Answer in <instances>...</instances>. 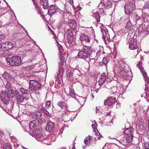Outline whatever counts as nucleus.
I'll return each mask as SVG.
<instances>
[{"instance_id":"nucleus-45","label":"nucleus","mask_w":149,"mask_h":149,"mask_svg":"<svg viewBox=\"0 0 149 149\" xmlns=\"http://www.w3.org/2000/svg\"><path fill=\"white\" fill-rule=\"evenodd\" d=\"M133 139V136H129L128 137H126V140L127 143H129L132 141Z\"/></svg>"},{"instance_id":"nucleus-1","label":"nucleus","mask_w":149,"mask_h":149,"mask_svg":"<svg viewBox=\"0 0 149 149\" xmlns=\"http://www.w3.org/2000/svg\"><path fill=\"white\" fill-rule=\"evenodd\" d=\"M6 62L12 66H19L21 65V58L17 56H14L10 58H6Z\"/></svg>"},{"instance_id":"nucleus-7","label":"nucleus","mask_w":149,"mask_h":149,"mask_svg":"<svg viewBox=\"0 0 149 149\" xmlns=\"http://www.w3.org/2000/svg\"><path fill=\"white\" fill-rule=\"evenodd\" d=\"M31 132H33V135L37 138V140L38 141H41L44 139L42 137V132L39 130V128Z\"/></svg>"},{"instance_id":"nucleus-41","label":"nucleus","mask_w":149,"mask_h":149,"mask_svg":"<svg viewBox=\"0 0 149 149\" xmlns=\"http://www.w3.org/2000/svg\"><path fill=\"white\" fill-rule=\"evenodd\" d=\"M101 31L103 35L102 37H108V36H109V35L106 33V31L104 30L101 29Z\"/></svg>"},{"instance_id":"nucleus-33","label":"nucleus","mask_w":149,"mask_h":149,"mask_svg":"<svg viewBox=\"0 0 149 149\" xmlns=\"http://www.w3.org/2000/svg\"><path fill=\"white\" fill-rule=\"evenodd\" d=\"M146 27V26L145 25H140L138 29V32L141 33L145 29Z\"/></svg>"},{"instance_id":"nucleus-28","label":"nucleus","mask_w":149,"mask_h":149,"mask_svg":"<svg viewBox=\"0 0 149 149\" xmlns=\"http://www.w3.org/2000/svg\"><path fill=\"white\" fill-rule=\"evenodd\" d=\"M142 11L141 10H137L136 12L133 15V17L136 20H138L140 19L141 17L139 14V13H141Z\"/></svg>"},{"instance_id":"nucleus-46","label":"nucleus","mask_w":149,"mask_h":149,"mask_svg":"<svg viewBox=\"0 0 149 149\" xmlns=\"http://www.w3.org/2000/svg\"><path fill=\"white\" fill-rule=\"evenodd\" d=\"M70 96L72 98L74 99L76 98V96L75 94L71 90H70Z\"/></svg>"},{"instance_id":"nucleus-63","label":"nucleus","mask_w":149,"mask_h":149,"mask_svg":"<svg viewBox=\"0 0 149 149\" xmlns=\"http://www.w3.org/2000/svg\"><path fill=\"white\" fill-rule=\"evenodd\" d=\"M2 22L1 21H0V27H1L2 26Z\"/></svg>"},{"instance_id":"nucleus-42","label":"nucleus","mask_w":149,"mask_h":149,"mask_svg":"<svg viewBox=\"0 0 149 149\" xmlns=\"http://www.w3.org/2000/svg\"><path fill=\"white\" fill-rule=\"evenodd\" d=\"M3 149H11L12 148L9 144L3 145Z\"/></svg>"},{"instance_id":"nucleus-30","label":"nucleus","mask_w":149,"mask_h":149,"mask_svg":"<svg viewBox=\"0 0 149 149\" xmlns=\"http://www.w3.org/2000/svg\"><path fill=\"white\" fill-rule=\"evenodd\" d=\"M146 127V124L145 122H141L139 126V130L140 131L144 130Z\"/></svg>"},{"instance_id":"nucleus-36","label":"nucleus","mask_w":149,"mask_h":149,"mask_svg":"<svg viewBox=\"0 0 149 149\" xmlns=\"http://www.w3.org/2000/svg\"><path fill=\"white\" fill-rule=\"evenodd\" d=\"M67 37H73V34L71 29H69L67 31Z\"/></svg>"},{"instance_id":"nucleus-43","label":"nucleus","mask_w":149,"mask_h":149,"mask_svg":"<svg viewBox=\"0 0 149 149\" xmlns=\"http://www.w3.org/2000/svg\"><path fill=\"white\" fill-rule=\"evenodd\" d=\"M84 143L86 145H89L91 143L90 141L88 139V137H86L85 138Z\"/></svg>"},{"instance_id":"nucleus-6","label":"nucleus","mask_w":149,"mask_h":149,"mask_svg":"<svg viewBox=\"0 0 149 149\" xmlns=\"http://www.w3.org/2000/svg\"><path fill=\"white\" fill-rule=\"evenodd\" d=\"M127 40L129 43V48L131 50L135 49L137 47V40L136 38H127Z\"/></svg>"},{"instance_id":"nucleus-21","label":"nucleus","mask_w":149,"mask_h":149,"mask_svg":"<svg viewBox=\"0 0 149 149\" xmlns=\"http://www.w3.org/2000/svg\"><path fill=\"white\" fill-rule=\"evenodd\" d=\"M42 115L41 112L38 110L33 113L31 115L32 117L34 119L40 118Z\"/></svg>"},{"instance_id":"nucleus-18","label":"nucleus","mask_w":149,"mask_h":149,"mask_svg":"<svg viewBox=\"0 0 149 149\" xmlns=\"http://www.w3.org/2000/svg\"><path fill=\"white\" fill-rule=\"evenodd\" d=\"M106 86V87L109 89H112L111 91V93L112 94H113L116 92V87L114 86H113L112 83H109L108 84H106L105 85Z\"/></svg>"},{"instance_id":"nucleus-38","label":"nucleus","mask_w":149,"mask_h":149,"mask_svg":"<svg viewBox=\"0 0 149 149\" xmlns=\"http://www.w3.org/2000/svg\"><path fill=\"white\" fill-rule=\"evenodd\" d=\"M19 91L21 93L22 95H26L28 93H27V91L22 88H20L19 89Z\"/></svg>"},{"instance_id":"nucleus-51","label":"nucleus","mask_w":149,"mask_h":149,"mask_svg":"<svg viewBox=\"0 0 149 149\" xmlns=\"http://www.w3.org/2000/svg\"><path fill=\"white\" fill-rule=\"evenodd\" d=\"M103 63L104 64L106 65L108 62L107 59V57H104L103 58V60H102Z\"/></svg>"},{"instance_id":"nucleus-61","label":"nucleus","mask_w":149,"mask_h":149,"mask_svg":"<svg viewBox=\"0 0 149 149\" xmlns=\"http://www.w3.org/2000/svg\"><path fill=\"white\" fill-rule=\"evenodd\" d=\"M88 139L90 141L92 139V137L91 136H89L88 137Z\"/></svg>"},{"instance_id":"nucleus-40","label":"nucleus","mask_w":149,"mask_h":149,"mask_svg":"<svg viewBox=\"0 0 149 149\" xmlns=\"http://www.w3.org/2000/svg\"><path fill=\"white\" fill-rule=\"evenodd\" d=\"M104 43L107 45L109 44L110 42H111V40L110 38H103Z\"/></svg>"},{"instance_id":"nucleus-62","label":"nucleus","mask_w":149,"mask_h":149,"mask_svg":"<svg viewBox=\"0 0 149 149\" xmlns=\"http://www.w3.org/2000/svg\"><path fill=\"white\" fill-rule=\"evenodd\" d=\"M5 36L2 33L0 34V37H4Z\"/></svg>"},{"instance_id":"nucleus-37","label":"nucleus","mask_w":149,"mask_h":149,"mask_svg":"<svg viewBox=\"0 0 149 149\" xmlns=\"http://www.w3.org/2000/svg\"><path fill=\"white\" fill-rule=\"evenodd\" d=\"M94 17H95V19H96V20L97 22V23H99L100 22V16L99 15V14L98 13H96L95 14H94Z\"/></svg>"},{"instance_id":"nucleus-26","label":"nucleus","mask_w":149,"mask_h":149,"mask_svg":"<svg viewBox=\"0 0 149 149\" xmlns=\"http://www.w3.org/2000/svg\"><path fill=\"white\" fill-rule=\"evenodd\" d=\"M3 77L6 80H10L13 79V77L10 75L8 72H5L2 74Z\"/></svg>"},{"instance_id":"nucleus-34","label":"nucleus","mask_w":149,"mask_h":149,"mask_svg":"<svg viewBox=\"0 0 149 149\" xmlns=\"http://www.w3.org/2000/svg\"><path fill=\"white\" fill-rule=\"evenodd\" d=\"M6 87L9 93V92L10 91V90H12L13 89L12 86L9 83H7V84L6 85Z\"/></svg>"},{"instance_id":"nucleus-56","label":"nucleus","mask_w":149,"mask_h":149,"mask_svg":"<svg viewBox=\"0 0 149 149\" xmlns=\"http://www.w3.org/2000/svg\"><path fill=\"white\" fill-rule=\"evenodd\" d=\"M112 38L111 39V42H116L117 41L116 40H115V38Z\"/></svg>"},{"instance_id":"nucleus-44","label":"nucleus","mask_w":149,"mask_h":149,"mask_svg":"<svg viewBox=\"0 0 149 149\" xmlns=\"http://www.w3.org/2000/svg\"><path fill=\"white\" fill-rule=\"evenodd\" d=\"M67 38V42L66 43V45H67V44L70 45L72 44L73 41V38Z\"/></svg>"},{"instance_id":"nucleus-23","label":"nucleus","mask_w":149,"mask_h":149,"mask_svg":"<svg viewBox=\"0 0 149 149\" xmlns=\"http://www.w3.org/2000/svg\"><path fill=\"white\" fill-rule=\"evenodd\" d=\"M140 19L142 22H146L148 21H149V15L146 13H143Z\"/></svg>"},{"instance_id":"nucleus-55","label":"nucleus","mask_w":149,"mask_h":149,"mask_svg":"<svg viewBox=\"0 0 149 149\" xmlns=\"http://www.w3.org/2000/svg\"><path fill=\"white\" fill-rule=\"evenodd\" d=\"M139 68L140 70L141 71V72L142 73H143V72H145L144 70V69L142 67H140V68Z\"/></svg>"},{"instance_id":"nucleus-32","label":"nucleus","mask_w":149,"mask_h":149,"mask_svg":"<svg viewBox=\"0 0 149 149\" xmlns=\"http://www.w3.org/2000/svg\"><path fill=\"white\" fill-rule=\"evenodd\" d=\"M40 111L44 113V114L47 116H50L51 115L50 113L44 108L42 107L40 108Z\"/></svg>"},{"instance_id":"nucleus-8","label":"nucleus","mask_w":149,"mask_h":149,"mask_svg":"<svg viewBox=\"0 0 149 149\" xmlns=\"http://www.w3.org/2000/svg\"><path fill=\"white\" fill-rule=\"evenodd\" d=\"M116 102V100L115 97H110L104 100V104L105 105L108 106H112Z\"/></svg>"},{"instance_id":"nucleus-19","label":"nucleus","mask_w":149,"mask_h":149,"mask_svg":"<svg viewBox=\"0 0 149 149\" xmlns=\"http://www.w3.org/2000/svg\"><path fill=\"white\" fill-rule=\"evenodd\" d=\"M73 71L70 69H68L66 72L67 78L68 80H72L73 78Z\"/></svg>"},{"instance_id":"nucleus-50","label":"nucleus","mask_w":149,"mask_h":149,"mask_svg":"<svg viewBox=\"0 0 149 149\" xmlns=\"http://www.w3.org/2000/svg\"><path fill=\"white\" fill-rule=\"evenodd\" d=\"M95 123L93 124L92 125V127L94 131H95L96 129V126H97V124L95 121L94 120Z\"/></svg>"},{"instance_id":"nucleus-14","label":"nucleus","mask_w":149,"mask_h":149,"mask_svg":"<svg viewBox=\"0 0 149 149\" xmlns=\"http://www.w3.org/2000/svg\"><path fill=\"white\" fill-rule=\"evenodd\" d=\"M54 128V123L51 121L49 122L46 127V130L47 131L50 132H52Z\"/></svg>"},{"instance_id":"nucleus-27","label":"nucleus","mask_w":149,"mask_h":149,"mask_svg":"<svg viewBox=\"0 0 149 149\" xmlns=\"http://www.w3.org/2000/svg\"><path fill=\"white\" fill-rule=\"evenodd\" d=\"M142 73L146 82L145 85L146 87H148V85H149V78L147 77V73L145 72H143Z\"/></svg>"},{"instance_id":"nucleus-3","label":"nucleus","mask_w":149,"mask_h":149,"mask_svg":"<svg viewBox=\"0 0 149 149\" xmlns=\"http://www.w3.org/2000/svg\"><path fill=\"white\" fill-rule=\"evenodd\" d=\"M39 121L38 119H35L31 121L29 124V126L25 127L26 130L29 131H32L39 128Z\"/></svg>"},{"instance_id":"nucleus-39","label":"nucleus","mask_w":149,"mask_h":149,"mask_svg":"<svg viewBox=\"0 0 149 149\" xmlns=\"http://www.w3.org/2000/svg\"><path fill=\"white\" fill-rule=\"evenodd\" d=\"M57 40H58V39H56L55 40L56 41L57 43H58V45H59V46H58V48L59 50L60 51L59 54V55L60 54V53L63 54L62 53V51H63V49L62 47V46L61 45H60L58 43V42L57 41Z\"/></svg>"},{"instance_id":"nucleus-47","label":"nucleus","mask_w":149,"mask_h":149,"mask_svg":"<svg viewBox=\"0 0 149 149\" xmlns=\"http://www.w3.org/2000/svg\"><path fill=\"white\" fill-rule=\"evenodd\" d=\"M6 43L8 47V49H11L13 47V44L12 43L9 42H7Z\"/></svg>"},{"instance_id":"nucleus-12","label":"nucleus","mask_w":149,"mask_h":149,"mask_svg":"<svg viewBox=\"0 0 149 149\" xmlns=\"http://www.w3.org/2000/svg\"><path fill=\"white\" fill-rule=\"evenodd\" d=\"M18 102L21 104L24 105L27 102L28 99L21 95H19L16 98Z\"/></svg>"},{"instance_id":"nucleus-15","label":"nucleus","mask_w":149,"mask_h":149,"mask_svg":"<svg viewBox=\"0 0 149 149\" xmlns=\"http://www.w3.org/2000/svg\"><path fill=\"white\" fill-rule=\"evenodd\" d=\"M88 55L89 54L83 51H80L79 52L77 56L79 58L85 60L88 58Z\"/></svg>"},{"instance_id":"nucleus-2","label":"nucleus","mask_w":149,"mask_h":149,"mask_svg":"<svg viewBox=\"0 0 149 149\" xmlns=\"http://www.w3.org/2000/svg\"><path fill=\"white\" fill-rule=\"evenodd\" d=\"M124 8L126 14L129 15L136 8L135 0L127 1L125 3Z\"/></svg>"},{"instance_id":"nucleus-11","label":"nucleus","mask_w":149,"mask_h":149,"mask_svg":"<svg viewBox=\"0 0 149 149\" xmlns=\"http://www.w3.org/2000/svg\"><path fill=\"white\" fill-rule=\"evenodd\" d=\"M1 100L3 103H5L6 104H8L10 100V97L7 91H5L2 93Z\"/></svg>"},{"instance_id":"nucleus-52","label":"nucleus","mask_w":149,"mask_h":149,"mask_svg":"<svg viewBox=\"0 0 149 149\" xmlns=\"http://www.w3.org/2000/svg\"><path fill=\"white\" fill-rule=\"evenodd\" d=\"M133 35V31L132 30H131L129 32L128 37L132 36Z\"/></svg>"},{"instance_id":"nucleus-5","label":"nucleus","mask_w":149,"mask_h":149,"mask_svg":"<svg viewBox=\"0 0 149 149\" xmlns=\"http://www.w3.org/2000/svg\"><path fill=\"white\" fill-rule=\"evenodd\" d=\"M111 81L110 78L107 77L106 74L103 73L100 76L99 81V85L101 86L103 84L106 85V84L109 83H109Z\"/></svg>"},{"instance_id":"nucleus-57","label":"nucleus","mask_w":149,"mask_h":149,"mask_svg":"<svg viewBox=\"0 0 149 149\" xmlns=\"http://www.w3.org/2000/svg\"><path fill=\"white\" fill-rule=\"evenodd\" d=\"M96 130L97 131H98V130L97 129H96ZM95 131V135L96 136H98V135L100 136V134L99 133V132H97L96 131V130H95V131Z\"/></svg>"},{"instance_id":"nucleus-13","label":"nucleus","mask_w":149,"mask_h":149,"mask_svg":"<svg viewBox=\"0 0 149 149\" xmlns=\"http://www.w3.org/2000/svg\"><path fill=\"white\" fill-rule=\"evenodd\" d=\"M69 26L73 30H75L77 27V23L74 19H70L68 21Z\"/></svg>"},{"instance_id":"nucleus-10","label":"nucleus","mask_w":149,"mask_h":149,"mask_svg":"<svg viewBox=\"0 0 149 149\" xmlns=\"http://www.w3.org/2000/svg\"><path fill=\"white\" fill-rule=\"evenodd\" d=\"M112 6V4L111 2L107 0L104 1L103 2H102L100 3L99 5V7L100 8L101 6L102 7L101 8L104 9L105 8L108 9L111 8Z\"/></svg>"},{"instance_id":"nucleus-35","label":"nucleus","mask_w":149,"mask_h":149,"mask_svg":"<svg viewBox=\"0 0 149 149\" xmlns=\"http://www.w3.org/2000/svg\"><path fill=\"white\" fill-rule=\"evenodd\" d=\"M132 26V24L130 21H128L127 23L125 29L126 30H129L130 29L131 26Z\"/></svg>"},{"instance_id":"nucleus-64","label":"nucleus","mask_w":149,"mask_h":149,"mask_svg":"<svg viewBox=\"0 0 149 149\" xmlns=\"http://www.w3.org/2000/svg\"><path fill=\"white\" fill-rule=\"evenodd\" d=\"M86 146H83V149H86Z\"/></svg>"},{"instance_id":"nucleus-20","label":"nucleus","mask_w":149,"mask_h":149,"mask_svg":"<svg viewBox=\"0 0 149 149\" xmlns=\"http://www.w3.org/2000/svg\"><path fill=\"white\" fill-rule=\"evenodd\" d=\"M9 94L11 97H13L15 96L16 98L20 95L18 91L16 89L15 90L13 89L12 90H10V91L9 92Z\"/></svg>"},{"instance_id":"nucleus-54","label":"nucleus","mask_w":149,"mask_h":149,"mask_svg":"<svg viewBox=\"0 0 149 149\" xmlns=\"http://www.w3.org/2000/svg\"><path fill=\"white\" fill-rule=\"evenodd\" d=\"M145 148H149V143L146 142L145 143Z\"/></svg>"},{"instance_id":"nucleus-58","label":"nucleus","mask_w":149,"mask_h":149,"mask_svg":"<svg viewBox=\"0 0 149 149\" xmlns=\"http://www.w3.org/2000/svg\"><path fill=\"white\" fill-rule=\"evenodd\" d=\"M69 2L71 5H72L73 4V0H69Z\"/></svg>"},{"instance_id":"nucleus-4","label":"nucleus","mask_w":149,"mask_h":149,"mask_svg":"<svg viewBox=\"0 0 149 149\" xmlns=\"http://www.w3.org/2000/svg\"><path fill=\"white\" fill-rule=\"evenodd\" d=\"M29 89L32 92H34L40 89L41 84L38 81L35 80H31L29 82Z\"/></svg>"},{"instance_id":"nucleus-9","label":"nucleus","mask_w":149,"mask_h":149,"mask_svg":"<svg viewBox=\"0 0 149 149\" xmlns=\"http://www.w3.org/2000/svg\"><path fill=\"white\" fill-rule=\"evenodd\" d=\"M8 49V48L6 44V42L0 44V52L2 54V56H6V52Z\"/></svg>"},{"instance_id":"nucleus-53","label":"nucleus","mask_w":149,"mask_h":149,"mask_svg":"<svg viewBox=\"0 0 149 149\" xmlns=\"http://www.w3.org/2000/svg\"><path fill=\"white\" fill-rule=\"evenodd\" d=\"M83 41L84 40L87 42H90V39L89 38H82Z\"/></svg>"},{"instance_id":"nucleus-48","label":"nucleus","mask_w":149,"mask_h":149,"mask_svg":"<svg viewBox=\"0 0 149 149\" xmlns=\"http://www.w3.org/2000/svg\"><path fill=\"white\" fill-rule=\"evenodd\" d=\"M50 106H51V102L50 101H47L46 103V108L48 109Z\"/></svg>"},{"instance_id":"nucleus-22","label":"nucleus","mask_w":149,"mask_h":149,"mask_svg":"<svg viewBox=\"0 0 149 149\" xmlns=\"http://www.w3.org/2000/svg\"><path fill=\"white\" fill-rule=\"evenodd\" d=\"M82 51L86 52L87 54L90 55L91 53L93 52V50L90 47L84 46H83Z\"/></svg>"},{"instance_id":"nucleus-17","label":"nucleus","mask_w":149,"mask_h":149,"mask_svg":"<svg viewBox=\"0 0 149 149\" xmlns=\"http://www.w3.org/2000/svg\"><path fill=\"white\" fill-rule=\"evenodd\" d=\"M60 62L59 65V68L64 69L63 64L64 62L65 58L63 54L60 53L59 56Z\"/></svg>"},{"instance_id":"nucleus-29","label":"nucleus","mask_w":149,"mask_h":149,"mask_svg":"<svg viewBox=\"0 0 149 149\" xmlns=\"http://www.w3.org/2000/svg\"><path fill=\"white\" fill-rule=\"evenodd\" d=\"M133 132L132 128L126 129L124 131V133L128 136H133Z\"/></svg>"},{"instance_id":"nucleus-31","label":"nucleus","mask_w":149,"mask_h":149,"mask_svg":"<svg viewBox=\"0 0 149 149\" xmlns=\"http://www.w3.org/2000/svg\"><path fill=\"white\" fill-rule=\"evenodd\" d=\"M64 72V69L59 68L57 75L58 78H61L63 76Z\"/></svg>"},{"instance_id":"nucleus-60","label":"nucleus","mask_w":149,"mask_h":149,"mask_svg":"<svg viewBox=\"0 0 149 149\" xmlns=\"http://www.w3.org/2000/svg\"><path fill=\"white\" fill-rule=\"evenodd\" d=\"M146 96V93H144L143 94H141V96L142 97H145Z\"/></svg>"},{"instance_id":"nucleus-59","label":"nucleus","mask_w":149,"mask_h":149,"mask_svg":"<svg viewBox=\"0 0 149 149\" xmlns=\"http://www.w3.org/2000/svg\"><path fill=\"white\" fill-rule=\"evenodd\" d=\"M51 140L52 141H54L55 140V136H52L51 138Z\"/></svg>"},{"instance_id":"nucleus-25","label":"nucleus","mask_w":149,"mask_h":149,"mask_svg":"<svg viewBox=\"0 0 149 149\" xmlns=\"http://www.w3.org/2000/svg\"><path fill=\"white\" fill-rule=\"evenodd\" d=\"M40 3L45 9H47L49 6L48 0H40Z\"/></svg>"},{"instance_id":"nucleus-49","label":"nucleus","mask_w":149,"mask_h":149,"mask_svg":"<svg viewBox=\"0 0 149 149\" xmlns=\"http://www.w3.org/2000/svg\"><path fill=\"white\" fill-rule=\"evenodd\" d=\"M144 9H149V1L145 3L143 6Z\"/></svg>"},{"instance_id":"nucleus-16","label":"nucleus","mask_w":149,"mask_h":149,"mask_svg":"<svg viewBox=\"0 0 149 149\" xmlns=\"http://www.w3.org/2000/svg\"><path fill=\"white\" fill-rule=\"evenodd\" d=\"M56 7L54 5H51L49 6V9L48 10V14L51 16L54 14L56 12Z\"/></svg>"},{"instance_id":"nucleus-24","label":"nucleus","mask_w":149,"mask_h":149,"mask_svg":"<svg viewBox=\"0 0 149 149\" xmlns=\"http://www.w3.org/2000/svg\"><path fill=\"white\" fill-rule=\"evenodd\" d=\"M57 105L60 107L61 109H66L68 108V105L66 104L63 101H59L57 103Z\"/></svg>"}]
</instances>
